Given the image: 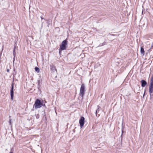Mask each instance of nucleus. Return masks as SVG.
I'll use <instances>...</instances> for the list:
<instances>
[{"instance_id": "1", "label": "nucleus", "mask_w": 153, "mask_h": 153, "mask_svg": "<svg viewBox=\"0 0 153 153\" xmlns=\"http://www.w3.org/2000/svg\"><path fill=\"white\" fill-rule=\"evenodd\" d=\"M149 92L151 97L153 95V79L152 77L150 82V85L149 87Z\"/></svg>"}, {"instance_id": "2", "label": "nucleus", "mask_w": 153, "mask_h": 153, "mask_svg": "<svg viewBox=\"0 0 153 153\" xmlns=\"http://www.w3.org/2000/svg\"><path fill=\"white\" fill-rule=\"evenodd\" d=\"M42 105V102H41L39 99H37L35 101L33 106L35 109H37L41 108Z\"/></svg>"}, {"instance_id": "3", "label": "nucleus", "mask_w": 153, "mask_h": 153, "mask_svg": "<svg viewBox=\"0 0 153 153\" xmlns=\"http://www.w3.org/2000/svg\"><path fill=\"white\" fill-rule=\"evenodd\" d=\"M67 44V41L64 40L62 42L61 45H60L59 50H64L66 49V46Z\"/></svg>"}, {"instance_id": "4", "label": "nucleus", "mask_w": 153, "mask_h": 153, "mask_svg": "<svg viewBox=\"0 0 153 153\" xmlns=\"http://www.w3.org/2000/svg\"><path fill=\"white\" fill-rule=\"evenodd\" d=\"M85 91V86L84 84H82L80 90L79 95L83 97Z\"/></svg>"}, {"instance_id": "5", "label": "nucleus", "mask_w": 153, "mask_h": 153, "mask_svg": "<svg viewBox=\"0 0 153 153\" xmlns=\"http://www.w3.org/2000/svg\"><path fill=\"white\" fill-rule=\"evenodd\" d=\"M85 118L83 117H82L79 120L80 126L81 128H82L84 124Z\"/></svg>"}, {"instance_id": "6", "label": "nucleus", "mask_w": 153, "mask_h": 153, "mask_svg": "<svg viewBox=\"0 0 153 153\" xmlns=\"http://www.w3.org/2000/svg\"><path fill=\"white\" fill-rule=\"evenodd\" d=\"M10 95L11 99L12 100L13 99V84L12 85V88L10 90Z\"/></svg>"}, {"instance_id": "7", "label": "nucleus", "mask_w": 153, "mask_h": 153, "mask_svg": "<svg viewBox=\"0 0 153 153\" xmlns=\"http://www.w3.org/2000/svg\"><path fill=\"white\" fill-rule=\"evenodd\" d=\"M141 86L144 87L147 84L146 82L144 80H142L141 81Z\"/></svg>"}, {"instance_id": "8", "label": "nucleus", "mask_w": 153, "mask_h": 153, "mask_svg": "<svg viewBox=\"0 0 153 153\" xmlns=\"http://www.w3.org/2000/svg\"><path fill=\"white\" fill-rule=\"evenodd\" d=\"M51 69L53 72H54L55 71H56V69L54 65L51 66Z\"/></svg>"}, {"instance_id": "9", "label": "nucleus", "mask_w": 153, "mask_h": 153, "mask_svg": "<svg viewBox=\"0 0 153 153\" xmlns=\"http://www.w3.org/2000/svg\"><path fill=\"white\" fill-rule=\"evenodd\" d=\"M140 52L142 54H143V55H144V49L142 47L141 48Z\"/></svg>"}, {"instance_id": "10", "label": "nucleus", "mask_w": 153, "mask_h": 153, "mask_svg": "<svg viewBox=\"0 0 153 153\" xmlns=\"http://www.w3.org/2000/svg\"><path fill=\"white\" fill-rule=\"evenodd\" d=\"M35 70L38 73H39V72L40 71V70L38 67H35Z\"/></svg>"}, {"instance_id": "11", "label": "nucleus", "mask_w": 153, "mask_h": 153, "mask_svg": "<svg viewBox=\"0 0 153 153\" xmlns=\"http://www.w3.org/2000/svg\"><path fill=\"white\" fill-rule=\"evenodd\" d=\"M99 106H98V108H97V110L96 112V116H97V112H98V111H99Z\"/></svg>"}, {"instance_id": "12", "label": "nucleus", "mask_w": 153, "mask_h": 153, "mask_svg": "<svg viewBox=\"0 0 153 153\" xmlns=\"http://www.w3.org/2000/svg\"><path fill=\"white\" fill-rule=\"evenodd\" d=\"M11 119H10L9 120V124L10 125H11Z\"/></svg>"}, {"instance_id": "13", "label": "nucleus", "mask_w": 153, "mask_h": 153, "mask_svg": "<svg viewBox=\"0 0 153 153\" xmlns=\"http://www.w3.org/2000/svg\"><path fill=\"white\" fill-rule=\"evenodd\" d=\"M15 47L14 48V50H13V55L14 56H15V55L14 54V52H15Z\"/></svg>"}, {"instance_id": "14", "label": "nucleus", "mask_w": 153, "mask_h": 153, "mask_svg": "<svg viewBox=\"0 0 153 153\" xmlns=\"http://www.w3.org/2000/svg\"><path fill=\"white\" fill-rule=\"evenodd\" d=\"M153 47V42L152 43V46H151V48H150V49H151Z\"/></svg>"}, {"instance_id": "15", "label": "nucleus", "mask_w": 153, "mask_h": 153, "mask_svg": "<svg viewBox=\"0 0 153 153\" xmlns=\"http://www.w3.org/2000/svg\"><path fill=\"white\" fill-rule=\"evenodd\" d=\"M42 106H45V104H43L42 103Z\"/></svg>"}, {"instance_id": "16", "label": "nucleus", "mask_w": 153, "mask_h": 153, "mask_svg": "<svg viewBox=\"0 0 153 153\" xmlns=\"http://www.w3.org/2000/svg\"><path fill=\"white\" fill-rule=\"evenodd\" d=\"M9 71H10V70H9V69H7V72H9Z\"/></svg>"}, {"instance_id": "17", "label": "nucleus", "mask_w": 153, "mask_h": 153, "mask_svg": "<svg viewBox=\"0 0 153 153\" xmlns=\"http://www.w3.org/2000/svg\"><path fill=\"white\" fill-rule=\"evenodd\" d=\"M10 153H13V152H10Z\"/></svg>"}, {"instance_id": "18", "label": "nucleus", "mask_w": 153, "mask_h": 153, "mask_svg": "<svg viewBox=\"0 0 153 153\" xmlns=\"http://www.w3.org/2000/svg\"><path fill=\"white\" fill-rule=\"evenodd\" d=\"M41 19H43V18L42 17H41Z\"/></svg>"}, {"instance_id": "19", "label": "nucleus", "mask_w": 153, "mask_h": 153, "mask_svg": "<svg viewBox=\"0 0 153 153\" xmlns=\"http://www.w3.org/2000/svg\"><path fill=\"white\" fill-rule=\"evenodd\" d=\"M9 117H10V116H9Z\"/></svg>"}]
</instances>
